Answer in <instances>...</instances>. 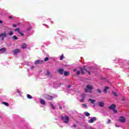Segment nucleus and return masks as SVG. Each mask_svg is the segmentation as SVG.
Returning <instances> with one entry per match:
<instances>
[{
    "label": "nucleus",
    "instance_id": "nucleus-1",
    "mask_svg": "<svg viewBox=\"0 0 129 129\" xmlns=\"http://www.w3.org/2000/svg\"><path fill=\"white\" fill-rule=\"evenodd\" d=\"M93 88V87H92V86L90 85H88L85 88V92H89L90 93H91V91L92 90Z\"/></svg>",
    "mask_w": 129,
    "mask_h": 129
},
{
    "label": "nucleus",
    "instance_id": "nucleus-2",
    "mask_svg": "<svg viewBox=\"0 0 129 129\" xmlns=\"http://www.w3.org/2000/svg\"><path fill=\"white\" fill-rule=\"evenodd\" d=\"M61 119L63 121L64 123H68L69 122V117L68 116H62L61 117Z\"/></svg>",
    "mask_w": 129,
    "mask_h": 129
},
{
    "label": "nucleus",
    "instance_id": "nucleus-3",
    "mask_svg": "<svg viewBox=\"0 0 129 129\" xmlns=\"http://www.w3.org/2000/svg\"><path fill=\"white\" fill-rule=\"evenodd\" d=\"M7 30L9 31V32L8 33V35H9V36H13V35H14V32H13V31H12V29L7 27Z\"/></svg>",
    "mask_w": 129,
    "mask_h": 129
},
{
    "label": "nucleus",
    "instance_id": "nucleus-4",
    "mask_svg": "<svg viewBox=\"0 0 129 129\" xmlns=\"http://www.w3.org/2000/svg\"><path fill=\"white\" fill-rule=\"evenodd\" d=\"M119 121H120V122H122V123L125 122V118L123 116L120 117L119 118Z\"/></svg>",
    "mask_w": 129,
    "mask_h": 129
},
{
    "label": "nucleus",
    "instance_id": "nucleus-5",
    "mask_svg": "<svg viewBox=\"0 0 129 129\" xmlns=\"http://www.w3.org/2000/svg\"><path fill=\"white\" fill-rule=\"evenodd\" d=\"M95 120H96V117H93V118H91V119L89 120V122L90 123H92L93 122H94V121H95Z\"/></svg>",
    "mask_w": 129,
    "mask_h": 129
},
{
    "label": "nucleus",
    "instance_id": "nucleus-6",
    "mask_svg": "<svg viewBox=\"0 0 129 129\" xmlns=\"http://www.w3.org/2000/svg\"><path fill=\"white\" fill-rule=\"evenodd\" d=\"M86 94H82V99L80 100V102H84Z\"/></svg>",
    "mask_w": 129,
    "mask_h": 129
},
{
    "label": "nucleus",
    "instance_id": "nucleus-7",
    "mask_svg": "<svg viewBox=\"0 0 129 129\" xmlns=\"http://www.w3.org/2000/svg\"><path fill=\"white\" fill-rule=\"evenodd\" d=\"M13 52L14 54H15L16 55L17 54H19V53H20V50L19 49H15L13 50Z\"/></svg>",
    "mask_w": 129,
    "mask_h": 129
},
{
    "label": "nucleus",
    "instance_id": "nucleus-8",
    "mask_svg": "<svg viewBox=\"0 0 129 129\" xmlns=\"http://www.w3.org/2000/svg\"><path fill=\"white\" fill-rule=\"evenodd\" d=\"M42 63H43V60H41L40 59L36 60L35 62V64L36 65H37L38 64H42Z\"/></svg>",
    "mask_w": 129,
    "mask_h": 129
},
{
    "label": "nucleus",
    "instance_id": "nucleus-9",
    "mask_svg": "<svg viewBox=\"0 0 129 129\" xmlns=\"http://www.w3.org/2000/svg\"><path fill=\"white\" fill-rule=\"evenodd\" d=\"M57 71L59 74L62 75L64 72V70H63V69L60 68V69H58Z\"/></svg>",
    "mask_w": 129,
    "mask_h": 129
},
{
    "label": "nucleus",
    "instance_id": "nucleus-10",
    "mask_svg": "<svg viewBox=\"0 0 129 129\" xmlns=\"http://www.w3.org/2000/svg\"><path fill=\"white\" fill-rule=\"evenodd\" d=\"M45 75L46 76H48L50 78H52V75H51V74L50 73V71H47V73L45 74Z\"/></svg>",
    "mask_w": 129,
    "mask_h": 129
},
{
    "label": "nucleus",
    "instance_id": "nucleus-11",
    "mask_svg": "<svg viewBox=\"0 0 129 129\" xmlns=\"http://www.w3.org/2000/svg\"><path fill=\"white\" fill-rule=\"evenodd\" d=\"M98 104H99V106H100V107H103V106H104V102H99Z\"/></svg>",
    "mask_w": 129,
    "mask_h": 129
},
{
    "label": "nucleus",
    "instance_id": "nucleus-12",
    "mask_svg": "<svg viewBox=\"0 0 129 129\" xmlns=\"http://www.w3.org/2000/svg\"><path fill=\"white\" fill-rule=\"evenodd\" d=\"M46 98L48 100H52V99H53V97L50 95H47Z\"/></svg>",
    "mask_w": 129,
    "mask_h": 129
},
{
    "label": "nucleus",
    "instance_id": "nucleus-13",
    "mask_svg": "<svg viewBox=\"0 0 129 129\" xmlns=\"http://www.w3.org/2000/svg\"><path fill=\"white\" fill-rule=\"evenodd\" d=\"M40 103L42 105H46V102H45V100H44L42 99H40Z\"/></svg>",
    "mask_w": 129,
    "mask_h": 129
},
{
    "label": "nucleus",
    "instance_id": "nucleus-14",
    "mask_svg": "<svg viewBox=\"0 0 129 129\" xmlns=\"http://www.w3.org/2000/svg\"><path fill=\"white\" fill-rule=\"evenodd\" d=\"M115 108V105L114 104H112L111 106H109V109H112L113 110Z\"/></svg>",
    "mask_w": 129,
    "mask_h": 129
},
{
    "label": "nucleus",
    "instance_id": "nucleus-15",
    "mask_svg": "<svg viewBox=\"0 0 129 129\" xmlns=\"http://www.w3.org/2000/svg\"><path fill=\"white\" fill-rule=\"evenodd\" d=\"M88 101H90L91 103L93 104L94 103V102H95V101H96V100H93L92 99H89Z\"/></svg>",
    "mask_w": 129,
    "mask_h": 129
},
{
    "label": "nucleus",
    "instance_id": "nucleus-16",
    "mask_svg": "<svg viewBox=\"0 0 129 129\" xmlns=\"http://www.w3.org/2000/svg\"><path fill=\"white\" fill-rule=\"evenodd\" d=\"M0 35L1 37H4V38L7 37V33H6V32L1 33Z\"/></svg>",
    "mask_w": 129,
    "mask_h": 129
},
{
    "label": "nucleus",
    "instance_id": "nucleus-17",
    "mask_svg": "<svg viewBox=\"0 0 129 129\" xmlns=\"http://www.w3.org/2000/svg\"><path fill=\"white\" fill-rule=\"evenodd\" d=\"M112 94H113V95L114 96H115L116 97H117V96H118V95H117V93L114 91L112 92Z\"/></svg>",
    "mask_w": 129,
    "mask_h": 129
},
{
    "label": "nucleus",
    "instance_id": "nucleus-18",
    "mask_svg": "<svg viewBox=\"0 0 129 129\" xmlns=\"http://www.w3.org/2000/svg\"><path fill=\"white\" fill-rule=\"evenodd\" d=\"M49 105H50V106L52 109H55V107L54 106V105H53L52 102H49Z\"/></svg>",
    "mask_w": 129,
    "mask_h": 129
},
{
    "label": "nucleus",
    "instance_id": "nucleus-19",
    "mask_svg": "<svg viewBox=\"0 0 129 129\" xmlns=\"http://www.w3.org/2000/svg\"><path fill=\"white\" fill-rule=\"evenodd\" d=\"M109 88L108 87H105V88L104 89V93H107V89H108Z\"/></svg>",
    "mask_w": 129,
    "mask_h": 129
},
{
    "label": "nucleus",
    "instance_id": "nucleus-20",
    "mask_svg": "<svg viewBox=\"0 0 129 129\" xmlns=\"http://www.w3.org/2000/svg\"><path fill=\"white\" fill-rule=\"evenodd\" d=\"M0 52H2V53H5L6 52V48H2L0 49Z\"/></svg>",
    "mask_w": 129,
    "mask_h": 129
},
{
    "label": "nucleus",
    "instance_id": "nucleus-21",
    "mask_svg": "<svg viewBox=\"0 0 129 129\" xmlns=\"http://www.w3.org/2000/svg\"><path fill=\"white\" fill-rule=\"evenodd\" d=\"M69 74H70L69 72L66 71V72H64V76H68V75H69Z\"/></svg>",
    "mask_w": 129,
    "mask_h": 129
},
{
    "label": "nucleus",
    "instance_id": "nucleus-22",
    "mask_svg": "<svg viewBox=\"0 0 129 129\" xmlns=\"http://www.w3.org/2000/svg\"><path fill=\"white\" fill-rule=\"evenodd\" d=\"M12 39H13V40H18V39L19 38H18V37H17V36L13 35L12 37Z\"/></svg>",
    "mask_w": 129,
    "mask_h": 129
},
{
    "label": "nucleus",
    "instance_id": "nucleus-23",
    "mask_svg": "<svg viewBox=\"0 0 129 129\" xmlns=\"http://www.w3.org/2000/svg\"><path fill=\"white\" fill-rule=\"evenodd\" d=\"M22 49H26V48H27V44H23L22 45Z\"/></svg>",
    "mask_w": 129,
    "mask_h": 129
},
{
    "label": "nucleus",
    "instance_id": "nucleus-24",
    "mask_svg": "<svg viewBox=\"0 0 129 129\" xmlns=\"http://www.w3.org/2000/svg\"><path fill=\"white\" fill-rule=\"evenodd\" d=\"M80 71H81L82 74L84 75L85 74L84 71H83V68H80Z\"/></svg>",
    "mask_w": 129,
    "mask_h": 129
},
{
    "label": "nucleus",
    "instance_id": "nucleus-25",
    "mask_svg": "<svg viewBox=\"0 0 129 129\" xmlns=\"http://www.w3.org/2000/svg\"><path fill=\"white\" fill-rule=\"evenodd\" d=\"M27 97L29 99H32V97H31V95H30V94H27Z\"/></svg>",
    "mask_w": 129,
    "mask_h": 129
},
{
    "label": "nucleus",
    "instance_id": "nucleus-26",
    "mask_svg": "<svg viewBox=\"0 0 129 129\" xmlns=\"http://www.w3.org/2000/svg\"><path fill=\"white\" fill-rule=\"evenodd\" d=\"M85 115L86 116H89V115H90V113H88V112H85Z\"/></svg>",
    "mask_w": 129,
    "mask_h": 129
},
{
    "label": "nucleus",
    "instance_id": "nucleus-27",
    "mask_svg": "<svg viewBox=\"0 0 129 129\" xmlns=\"http://www.w3.org/2000/svg\"><path fill=\"white\" fill-rule=\"evenodd\" d=\"M64 58V54H62L60 57V60H63Z\"/></svg>",
    "mask_w": 129,
    "mask_h": 129
},
{
    "label": "nucleus",
    "instance_id": "nucleus-28",
    "mask_svg": "<svg viewBox=\"0 0 129 129\" xmlns=\"http://www.w3.org/2000/svg\"><path fill=\"white\" fill-rule=\"evenodd\" d=\"M82 106L84 108H87L88 107L87 105H86V104H83Z\"/></svg>",
    "mask_w": 129,
    "mask_h": 129
},
{
    "label": "nucleus",
    "instance_id": "nucleus-29",
    "mask_svg": "<svg viewBox=\"0 0 129 129\" xmlns=\"http://www.w3.org/2000/svg\"><path fill=\"white\" fill-rule=\"evenodd\" d=\"M3 104H5V105H6V106H9V103H7V102H3Z\"/></svg>",
    "mask_w": 129,
    "mask_h": 129
},
{
    "label": "nucleus",
    "instance_id": "nucleus-30",
    "mask_svg": "<svg viewBox=\"0 0 129 129\" xmlns=\"http://www.w3.org/2000/svg\"><path fill=\"white\" fill-rule=\"evenodd\" d=\"M18 33L21 35V36H24V33L21 32L20 31H18Z\"/></svg>",
    "mask_w": 129,
    "mask_h": 129
},
{
    "label": "nucleus",
    "instance_id": "nucleus-31",
    "mask_svg": "<svg viewBox=\"0 0 129 129\" xmlns=\"http://www.w3.org/2000/svg\"><path fill=\"white\" fill-rule=\"evenodd\" d=\"M48 60H49V57H46L44 59L45 62L48 61Z\"/></svg>",
    "mask_w": 129,
    "mask_h": 129
},
{
    "label": "nucleus",
    "instance_id": "nucleus-32",
    "mask_svg": "<svg viewBox=\"0 0 129 129\" xmlns=\"http://www.w3.org/2000/svg\"><path fill=\"white\" fill-rule=\"evenodd\" d=\"M85 70L87 72V73H88V74H89V75H90V71H87V69H85Z\"/></svg>",
    "mask_w": 129,
    "mask_h": 129
},
{
    "label": "nucleus",
    "instance_id": "nucleus-33",
    "mask_svg": "<svg viewBox=\"0 0 129 129\" xmlns=\"http://www.w3.org/2000/svg\"><path fill=\"white\" fill-rule=\"evenodd\" d=\"M97 92H98V93H101V91L100 90V89H98L97 90Z\"/></svg>",
    "mask_w": 129,
    "mask_h": 129
},
{
    "label": "nucleus",
    "instance_id": "nucleus-34",
    "mask_svg": "<svg viewBox=\"0 0 129 129\" xmlns=\"http://www.w3.org/2000/svg\"><path fill=\"white\" fill-rule=\"evenodd\" d=\"M111 122V120L108 119V121L107 122V124H108L110 123Z\"/></svg>",
    "mask_w": 129,
    "mask_h": 129
},
{
    "label": "nucleus",
    "instance_id": "nucleus-35",
    "mask_svg": "<svg viewBox=\"0 0 129 129\" xmlns=\"http://www.w3.org/2000/svg\"><path fill=\"white\" fill-rule=\"evenodd\" d=\"M79 74H80V71H78L77 72V75H79Z\"/></svg>",
    "mask_w": 129,
    "mask_h": 129
},
{
    "label": "nucleus",
    "instance_id": "nucleus-36",
    "mask_svg": "<svg viewBox=\"0 0 129 129\" xmlns=\"http://www.w3.org/2000/svg\"><path fill=\"white\" fill-rule=\"evenodd\" d=\"M31 29H32V27H28V28H27V30H28V31H30V30H31Z\"/></svg>",
    "mask_w": 129,
    "mask_h": 129
},
{
    "label": "nucleus",
    "instance_id": "nucleus-37",
    "mask_svg": "<svg viewBox=\"0 0 129 129\" xmlns=\"http://www.w3.org/2000/svg\"><path fill=\"white\" fill-rule=\"evenodd\" d=\"M15 31H18V32H19V31H20V29L19 28H17V29H15Z\"/></svg>",
    "mask_w": 129,
    "mask_h": 129
},
{
    "label": "nucleus",
    "instance_id": "nucleus-38",
    "mask_svg": "<svg viewBox=\"0 0 129 129\" xmlns=\"http://www.w3.org/2000/svg\"><path fill=\"white\" fill-rule=\"evenodd\" d=\"M113 110H114V112L115 113H116V112H117V111L116 110L114 109Z\"/></svg>",
    "mask_w": 129,
    "mask_h": 129
},
{
    "label": "nucleus",
    "instance_id": "nucleus-39",
    "mask_svg": "<svg viewBox=\"0 0 129 129\" xmlns=\"http://www.w3.org/2000/svg\"><path fill=\"white\" fill-rule=\"evenodd\" d=\"M13 27H14V28H16V27H17V25L13 24Z\"/></svg>",
    "mask_w": 129,
    "mask_h": 129
},
{
    "label": "nucleus",
    "instance_id": "nucleus-40",
    "mask_svg": "<svg viewBox=\"0 0 129 129\" xmlns=\"http://www.w3.org/2000/svg\"><path fill=\"white\" fill-rule=\"evenodd\" d=\"M34 68H35V67L32 66L31 67V69L33 70V69H34Z\"/></svg>",
    "mask_w": 129,
    "mask_h": 129
},
{
    "label": "nucleus",
    "instance_id": "nucleus-41",
    "mask_svg": "<svg viewBox=\"0 0 129 129\" xmlns=\"http://www.w3.org/2000/svg\"><path fill=\"white\" fill-rule=\"evenodd\" d=\"M77 71V69H75L74 70V72H76Z\"/></svg>",
    "mask_w": 129,
    "mask_h": 129
},
{
    "label": "nucleus",
    "instance_id": "nucleus-42",
    "mask_svg": "<svg viewBox=\"0 0 129 129\" xmlns=\"http://www.w3.org/2000/svg\"><path fill=\"white\" fill-rule=\"evenodd\" d=\"M59 109H62V106L61 105L59 106Z\"/></svg>",
    "mask_w": 129,
    "mask_h": 129
},
{
    "label": "nucleus",
    "instance_id": "nucleus-43",
    "mask_svg": "<svg viewBox=\"0 0 129 129\" xmlns=\"http://www.w3.org/2000/svg\"><path fill=\"white\" fill-rule=\"evenodd\" d=\"M2 41H4V40H5V37H2Z\"/></svg>",
    "mask_w": 129,
    "mask_h": 129
},
{
    "label": "nucleus",
    "instance_id": "nucleus-44",
    "mask_svg": "<svg viewBox=\"0 0 129 129\" xmlns=\"http://www.w3.org/2000/svg\"><path fill=\"white\" fill-rule=\"evenodd\" d=\"M17 92H18V93H19V94H20V91L19 90H17Z\"/></svg>",
    "mask_w": 129,
    "mask_h": 129
},
{
    "label": "nucleus",
    "instance_id": "nucleus-45",
    "mask_svg": "<svg viewBox=\"0 0 129 129\" xmlns=\"http://www.w3.org/2000/svg\"><path fill=\"white\" fill-rule=\"evenodd\" d=\"M116 127H119V125H115Z\"/></svg>",
    "mask_w": 129,
    "mask_h": 129
},
{
    "label": "nucleus",
    "instance_id": "nucleus-46",
    "mask_svg": "<svg viewBox=\"0 0 129 129\" xmlns=\"http://www.w3.org/2000/svg\"><path fill=\"white\" fill-rule=\"evenodd\" d=\"M73 126H74V127H76V124H74V125H73Z\"/></svg>",
    "mask_w": 129,
    "mask_h": 129
},
{
    "label": "nucleus",
    "instance_id": "nucleus-47",
    "mask_svg": "<svg viewBox=\"0 0 129 129\" xmlns=\"http://www.w3.org/2000/svg\"><path fill=\"white\" fill-rule=\"evenodd\" d=\"M0 24H3V21L2 20H0Z\"/></svg>",
    "mask_w": 129,
    "mask_h": 129
},
{
    "label": "nucleus",
    "instance_id": "nucleus-48",
    "mask_svg": "<svg viewBox=\"0 0 129 129\" xmlns=\"http://www.w3.org/2000/svg\"><path fill=\"white\" fill-rule=\"evenodd\" d=\"M70 87H71V85H69V86H68V88H70Z\"/></svg>",
    "mask_w": 129,
    "mask_h": 129
},
{
    "label": "nucleus",
    "instance_id": "nucleus-49",
    "mask_svg": "<svg viewBox=\"0 0 129 129\" xmlns=\"http://www.w3.org/2000/svg\"><path fill=\"white\" fill-rule=\"evenodd\" d=\"M12 16H9V19H12Z\"/></svg>",
    "mask_w": 129,
    "mask_h": 129
},
{
    "label": "nucleus",
    "instance_id": "nucleus-50",
    "mask_svg": "<svg viewBox=\"0 0 129 129\" xmlns=\"http://www.w3.org/2000/svg\"><path fill=\"white\" fill-rule=\"evenodd\" d=\"M102 79L104 80L105 78L104 77H102Z\"/></svg>",
    "mask_w": 129,
    "mask_h": 129
},
{
    "label": "nucleus",
    "instance_id": "nucleus-51",
    "mask_svg": "<svg viewBox=\"0 0 129 129\" xmlns=\"http://www.w3.org/2000/svg\"><path fill=\"white\" fill-rule=\"evenodd\" d=\"M54 22L53 21H51V24H53Z\"/></svg>",
    "mask_w": 129,
    "mask_h": 129
},
{
    "label": "nucleus",
    "instance_id": "nucleus-52",
    "mask_svg": "<svg viewBox=\"0 0 129 129\" xmlns=\"http://www.w3.org/2000/svg\"><path fill=\"white\" fill-rule=\"evenodd\" d=\"M123 100H124V99H123Z\"/></svg>",
    "mask_w": 129,
    "mask_h": 129
}]
</instances>
